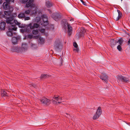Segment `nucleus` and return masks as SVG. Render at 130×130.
<instances>
[{"mask_svg":"<svg viewBox=\"0 0 130 130\" xmlns=\"http://www.w3.org/2000/svg\"><path fill=\"white\" fill-rule=\"evenodd\" d=\"M117 11L118 13V17H117L116 18H115V20H116V21H118L119 19H120L121 16L120 14V10H117Z\"/></svg>","mask_w":130,"mask_h":130,"instance_id":"b1692460","label":"nucleus"},{"mask_svg":"<svg viewBox=\"0 0 130 130\" xmlns=\"http://www.w3.org/2000/svg\"><path fill=\"white\" fill-rule=\"evenodd\" d=\"M10 16L5 15V18H6V22L8 25V27H13L14 24L13 23V20L14 19V18L12 16L11 17H7V16Z\"/></svg>","mask_w":130,"mask_h":130,"instance_id":"20e7f679","label":"nucleus"},{"mask_svg":"<svg viewBox=\"0 0 130 130\" xmlns=\"http://www.w3.org/2000/svg\"><path fill=\"white\" fill-rule=\"evenodd\" d=\"M100 78L106 83L108 82V77L106 74H102L100 76Z\"/></svg>","mask_w":130,"mask_h":130,"instance_id":"9b49d317","label":"nucleus"},{"mask_svg":"<svg viewBox=\"0 0 130 130\" xmlns=\"http://www.w3.org/2000/svg\"><path fill=\"white\" fill-rule=\"evenodd\" d=\"M80 32L84 34L86 32V30L84 28L82 27L81 29V31Z\"/></svg>","mask_w":130,"mask_h":130,"instance_id":"c85d7f7f","label":"nucleus"},{"mask_svg":"<svg viewBox=\"0 0 130 130\" xmlns=\"http://www.w3.org/2000/svg\"><path fill=\"white\" fill-rule=\"evenodd\" d=\"M15 48L14 50H13V51L19 52L18 50H19L20 48L18 47H15Z\"/></svg>","mask_w":130,"mask_h":130,"instance_id":"72a5a7b5","label":"nucleus"},{"mask_svg":"<svg viewBox=\"0 0 130 130\" xmlns=\"http://www.w3.org/2000/svg\"><path fill=\"white\" fill-rule=\"evenodd\" d=\"M38 31L37 29H34L32 30V32L33 34L37 35L38 33Z\"/></svg>","mask_w":130,"mask_h":130,"instance_id":"bb28decb","label":"nucleus"},{"mask_svg":"<svg viewBox=\"0 0 130 130\" xmlns=\"http://www.w3.org/2000/svg\"><path fill=\"white\" fill-rule=\"evenodd\" d=\"M60 17L59 14L57 13H54L52 15L53 18L56 21H58V20L60 18Z\"/></svg>","mask_w":130,"mask_h":130,"instance_id":"1a4fd4ad","label":"nucleus"},{"mask_svg":"<svg viewBox=\"0 0 130 130\" xmlns=\"http://www.w3.org/2000/svg\"><path fill=\"white\" fill-rule=\"evenodd\" d=\"M30 13V10H26L24 12L25 14H28Z\"/></svg>","mask_w":130,"mask_h":130,"instance_id":"2f4dec72","label":"nucleus"},{"mask_svg":"<svg viewBox=\"0 0 130 130\" xmlns=\"http://www.w3.org/2000/svg\"><path fill=\"white\" fill-rule=\"evenodd\" d=\"M6 2H4L3 4V6L5 10H9L8 11H5L4 14L6 15L10 16L11 15V12L13 10L12 7L9 6L8 4L10 2H14V0H6Z\"/></svg>","mask_w":130,"mask_h":130,"instance_id":"f03ea898","label":"nucleus"},{"mask_svg":"<svg viewBox=\"0 0 130 130\" xmlns=\"http://www.w3.org/2000/svg\"><path fill=\"white\" fill-rule=\"evenodd\" d=\"M130 43V39L128 41V44L129 45Z\"/></svg>","mask_w":130,"mask_h":130,"instance_id":"a19ab883","label":"nucleus"},{"mask_svg":"<svg viewBox=\"0 0 130 130\" xmlns=\"http://www.w3.org/2000/svg\"><path fill=\"white\" fill-rule=\"evenodd\" d=\"M116 43V41L115 43V41L113 40H112L111 41V45L112 47H113L115 45Z\"/></svg>","mask_w":130,"mask_h":130,"instance_id":"393cba45","label":"nucleus"},{"mask_svg":"<svg viewBox=\"0 0 130 130\" xmlns=\"http://www.w3.org/2000/svg\"><path fill=\"white\" fill-rule=\"evenodd\" d=\"M5 15H5V14H3V12H0V18H5Z\"/></svg>","mask_w":130,"mask_h":130,"instance_id":"a878e982","label":"nucleus"},{"mask_svg":"<svg viewBox=\"0 0 130 130\" xmlns=\"http://www.w3.org/2000/svg\"><path fill=\"white\" fill-rule=\"evenodd\" d=\"M117 78L119 80H121L124 82L126 83L128 81V80L125 77L122 76H118Z\"/></svg>","mask_w":130,"mask_h":130,"instance_id":"9d476101","label":"nucleus"},{"mask_svg":"<svg viewBox=\"0 0 130 130\" xmlns=\"http://www.w3.org/2000/svg\"><path fill=\"white\" fill-rule=\"evenodd\" d=\"M15 15V16H16V14H14Z\"/></svg>","mask_w":130,"mask_h":130,"instance_id":"49530a36","label":"nucleus"},{"mask_svg":"<svg viewBox=\"0 0 130 130\" xmlns=\"http://www.w3.org/2000/svg\"><path fill=\"white\" fill-rule=\"evenodd\" d=\"M48 75L47 74H42L41 75V78H46L47 77H48Z\"/></svg>","mask_w":130,"mask_h":130,"instance_id":"7c9ffc66","label":"nucleus"},{"mask_svg":"<svg viewBox=\"0 0 130 130\" xmlns=\"http://www.w3.org/2000/svg\"><path fill=\"white\" fill-rule=\"evenodd\" d=\"M41 19L42 21H41V18L39 17H37L35 19V21L38 23H34L33 25L32 23H30L27 25V28H25L24 29L22 30V32H29L30 29H34L35 28H39L41 27L46 26L48 24V19L47 16L46 15L43 14L41 16Z\"/></svg>","mask_w":130,"mask_h":130,"instance_id":"f257e3e1","label":"nucleus"},{"mask_svg":"<svg viewBox=\"0 0 130 130\" xmlns=\"http://www.w3.org/2000/svg\"><path fill=\"white\" fill-rule=\"evenodd\" d=\"M55 100L57 101L58 102H56V104H58V103H60L61 101L62 100V98L60 96H58V97H54L53 98Z\"/></svg>","mask_w":130,"mask_h":130,"instance_id":"ddd939ff","label":"nucleus"},{"mask_svg":"<svg viewBox=\"0 0 130 130\" xmlns=\"http://www.w3.org/2000/svg\"><path fill=\"white\" fill-rule=\"evenodd\" d=\"M73 45L76 48H77V47L78 45H77V44L76 43V42L74 43Z\"/></svg>","mask_w":130,"mask_h":130,"instance_id":"f704fd0d","label":"nucleus"},{"mask_svg":"<svg viewBox=\"0 0 130 130\" xmlns=\"http://www.w3.org/2000/svg\"><path fill=\"white\" fill-rule=\"evenodd\" d=\"M38 38H39V39L38 40V41L39 43L41 44H42L44 43V40L42 38L40 37L37 36L36 39H38Z\"/></svg>","mask_w":130,"mask_h":130,"instance_id":"2eb2a0df","label":"nucleus"},{"mask_svg":"<svg viewBox=\"0 0 130 130\" xmlns=\"http://www.w3.org/2000/svg\"><path fill=\"white\" fill-rule=\"evenodd\" d=\"M81 2H82L83 4L84 5L86 6V3L85 2H84L83 1H82Z\"/></svg>","mask_w":130,"mask_h":130,"instance_id":"4c0bfd02","label":"nucleus"},{"mask_svg":"<svg viewBox=\"0 0 130 130\" xmlns=\"http://www.w3.org/2000/svg\"><path fill=\"white\" fill-rule=\"evenodd\" d=\"M6 24V23L4 22H1L0 24V29L1 30H4L5 29Z\"/></svg>","mask_w":130,"mask_h":130,"instance_id":"4468645a","label":"nucleus"},{"mask_svg":"<svg viewBox=\"0 0 130 130\" xmlns=\"http://www.w3.org/2000/svg\"><path fill=\"white\" fill-rule=\"evenodd\" d=\"M123 40L122 39V38L120 39L118 41H116V43H118L120 45H121L123 42Z\"/></svg>","mask_w":130,"mask_h":130,"instance_id":"5701e85b","label":"nucleus"},{"mask_svg":"<svg viewBox=\"0 0 130 130\" xmlns=\"http://www.w3.org/2000/svg\"><path fill=\"white\" fill-rule=\"evenodd\" d=\"M122 0H121V1H122Z\"/></svg>","mask_w":130,"mask_h":130,"instance_id":"09e8293b","label":"nucleus"},{"mask_svg":"<svg viewBox=\"0 0 130 130\" xmlns=\"http://www.w3.org/2000/svg\"><path fill=\"white\" fill-rule=\"evenodd\" d=\"M2 3V0H0V4H1Z\"/></svg>","mask_w":130,"mask_h":130,"instance_id":"79ce46f5","label":"nucleus"},{"mask_svg":"<svg viewBox=\"0 0 130 130\" xmlns=\"http://www.w3.org/2000/svg\"><path fill=\"white\" fill-rule=\"evenodd\" d=\"M46 5L48 8H49L52 6L53 4L49 1H47L46 2Z\"/></svg>","mask_w":130,"mask_h":130,"instance_id":"a211bd4d","label":"nucleus"},{"mask_svg":"<svg viewBox=\"0 0 130 130\" xmlns=\"http://www.w3.org/2000/svg\"><path fill=\"white\" fill-rule=\"evenodd\" d=\"M66 24L67 25L68 27V34L69 36H70L71 34L72 30V27L68 23H67V24L66 23Z\"/></svg>","mask_w":130,"mask_h":130,"instance_id":"f8f14e48","label":"nucleus"},{"mask_svg":"<svg viewBox=\"0 0 130 130\" xmlns=\"http://www.w3.org/2000/svg\"><path fill=\"white\" fill-rule=\"evenodd\" d=\"M1 95L2 96H5L7 95V93L5 90L2 89L1 91Z\"/></svg>","mask_w":130,"mask_h":130,"instance_id":"aec40b11","label":"nucleus"},{"mask_svg":"<svg viewBox=\"0 0 130 130\" xmlns=\"http://www.w3.org/2000/svg\"><path fill=\"white\" fill-rule=\"evenodd\" d=\"M45 26H43V27H41L39 29V31L41 32L42 33L44 34V33L45 32V29L43 28V27H45Z\"/></svg>","mask_w":130,"mask_h":130,"instance_id":"4be33fe9","label":"nucleus"},{"mask_svg":"<svg viewBox=\"0 0 130 130\" xmlns=\"http://www.w3.org/2000/svg\"><path fill=\"white\" fill-rule=\"evenodd\" d=\"M21 37L20 36H17V37H13L12 39V43L14 44H16L17 43L18 40H20Z\"/></svg>","mask_w":130,"mask_h":130,"instance_id":"0eeeda50","label":"nucleus"},{"mask_svg":"<svg viewBox=\"0 0 130 130\" xmlns=\"http://www.w3.org/2000/svg\"><path fill=\"white\" fill-rule=\"evenodd\" d=\"M74 51H75L76 52H78L79 51V49L78 48H76L75 49H74Z\"/></svg>","mask_w":130,"mask_h":130,"instance_id":"58836bf2","label":"nucleus"},{"mask_svg":"<svg viewBox=\"0 0 130 130\" xmlns=\"http://www.w3.org/2000/svg\"><path fill=\"white\" fill-rule=\"evenodd\" d=\"M84 34L82 33V32H80L78 34V37H83L84 36Z\"/></svg>","mask_w":130,"mask_h":130,"instance_id":"c756f323","label":"nucleus"},{"mask_svg":"<svg viewBox=\"0 0 130 130\" xmlns=\"http://www.w3.org/2000/svg\"><path fill=\"white\" fill-rule=\"evenodd\" d=\"M28 0H21L20 2L22 4H25L26 3L28 2L27 1Z\"/></svg>","mask_w":130,"mask_h":130,"instance_id":"cd10ccee","label":"nucleus"},{"mask_svg":"<svg viewBox=\"0 0 130 130\" xmlns=\"http://www.w3.org/2000/svg\"><path fill=\"white\" fill-rule=\"evenodd\" d=\"M54 46L55 49L57 50L59 49L60 46V43H57L55 42Z\"/></svg>","mask_w":130,"mask_h":130,"instance_id":"f3484780","label":"nucleus"},{"mask_svg":"<svg viewBox=\"0 0 130 130\" xmlns=\"http://www.w3.org/2000/svg\"><path fill=\"white\" fill-rule=\"evenodd\" d=\"M41 102L43 104L48 105L50 103V100L45 97H43L41 100Z\"/></svg>","mask_w":130,"mask_h":130,"instance_id":"6e6552de","label":"nucleus"},{"mask_svg":"<svg viewBox=\"0 0 130 130\" xmlns=\"http://www.w3.org/2000/svg\"><path fill=\"white\" fill-rule=\"evenodd\" d=\"M81 2L82 1H83V0H80Z\"/></svg>","mask_w":130,"mask_h":130,"instance_id":"a18cd8bd","label":"nucleus"},{"mask_svg":"<svg viewBox=\"0 0 130 130\" xmlns=\"http://www.w3.org/2000/svg\"><path fill=\"white\" fill-rule=\"evenodd\" d=\"M30 18L29 17H27L24 18V20H28L30 19Z\"/></svg>","mask_w":130,"mask_h":130,"instance_id":"c9c22d12","label":"nucleus"},{"mask_svg":"<svg viewBox=\"0 0 130 130\" xmlns=\"http://www.w3.org/2000/svg\"><path fill=\"white\" fill-rule=\"evenodd\" d=\"M34 0H28V2L26 5V7L27 8L30 7V13L31 14L35 15L36 14L37 9H38L37 7L33 8L34 5L33 4Z\"/></svg>","mask_w":130,"mask_h":130,"instance_id":"7ed1b4c3","label":"nucleus"},{"mask_svg":"<svg viewBox=\"0 0 130 130\" xmlns=\"http://www.w3.org/2000/svg\"><path fill=\"white\" fill-rule=\"evenodd\" d=\"M31 46L33 47L34 46H35V44H32V43H31Z\"/></svg>","mask_w":130,"mask_h":130,"instance_id":"ea45409f","label":"nucleus"},{"mask_svg":"<svg viewBox=\"0 0 130 130\" xmlns=\"http://www.w3.org/2000/svg\"><path fill=\"white\" fill-rule=\"evenodd\" d=\"M25 17V14L23 13H21L18 15V17L20 19L24 18Z\"/></svg>","mask_w":130,"mask_h":130,"instance_id":"412c9836","label":"nucleus"},{"mask_svg":"<svg viewBox=\"0 0 130 130\" xmlns=\"http://www.w3.org/2000/svg\"><path fill=\"white\" fill-rule=\"evenodd\" d=\"M68 116H67V117H68Z\"/></svg>","mask_w":130,"mask_h":130,"instance_id":"8fccbe9b","label":"nucleus"},{"mask_svg":"<svg viewBox=\"0 0 130 130\" xmlns=\"http://www.w3.org/2000/svg\"><path fill=\"white\" fill-rule=\"evenodd\" d=\"M28 48V46L26 43H23L22 44L21 49L23 51H25L27 50Z\"/></svg>","mask_w":130,"mask_h":130,"instance_id":"dca6fc26","label":"nucleus"},{"mask_svg":"<svg viewBox=\"0 0 130 130\" xmlns=\"http://www.w3.org/2000/svg\"><path fill=\"white\" fill-rule=\"evenodd\" d=\"M102 111L100 107H99L97 109L96 113L94 115L93 119H96L98 118L101 114Z\"/></svg>","mask_w":130,"mask_h":130,"instance_id":"423d86ee","label":"nucleus"},{"mask_svg":"<svg viewBox=\"0 0 130 130\" xmlns=\"http://www.w3.org/2000/svg\"><path fill=\"white\" fill-rule=\"evenodd\" d=\"M14 34H16V32H14Z\"/></svg>","mask_w":130,"mask_h":130,"instance_id":"c03bdc74","label":"nucleus"},{"mask_svg":"<svg viewBox=\"0 0 130 130\" xmlns=\"http://www.w3.org/2000/svg\"><path fill=\"white\" fill-rule=\"evenodd\" d=\"M70 21H73V19H71L70 20Z\"/></svg>","mask_w":130,"mask_h":130,"instance_id":"37998d69","label":"nucleus"},{"mask_svg":"<svg viewBox=\"0 0 130 130\" xmlns=\"http://www.w3.org/2000/svg\"><path fill=\"white\" fill-rule=\"evenodd\" d=\"M28 37L30 39H31L32 38L33 36L32 35L29 34L28 35Z\"/></svg>","mask_w":130,"mask_h":130,"instance_id":"e433bc0d","label":"nucleus"},{"mask_svg":"<svg viewBox=\"0 0 130 130\" xmlns=\"http://www.w3.org/2000/svg\"><path fill=\"white\" fill-rule=\"evenodd\" d=\"M66 114L67 115H68V114L67 113H66Z\"/></svg>","mask_w":130,"mask_h":130,"instance_id":"de8ad7c7","label":"nucleus"},{"mask_svg":"<svg viewBox=\"0 0 130 130\" xmlns=\"http://www.w3.org/2000/svg\"><path fill=\"white\" fill-rule=\"evenodd\" d=\"M117 49L119 51H121L122 50V48L120 45H119L117 46Z\"/></svg>","mask_w":130,"mask_h":130,"instance_id":"473e14b6","label":"nucleus"},{"mask_svg":"<svg viewBox=\"0 0 130 130\" xmlns=\"http://www.w3.org/2000/svg\"><path fill=\"white\" fill-rule=\"evenodd\" d=\"M13 23L14 24V27H15V25L16 24L19 26V27H22L20 26L21 23L19 22H18L17 20H13Z\"/></svg>","mask_w":130,"mask_h":130,"instance_id":"6ab92c4d","label":"nucleus"},{"mask_svg":"<svg viewBox=\"0 0 130 130\" xmlns=\"http://www.w3.org/2000/svg\"><path fill=\"white\" fill-rule=\"evenodd\" d=\"M9 31L7 32L6 34L9 37H11L12 36L13 32V31H16L17 29V28L15 27H8Z\"/></svg>","mask_w":130,"mask_h":130,"instance_id":"39448f33","label":"nucleus"}]
</instances>
